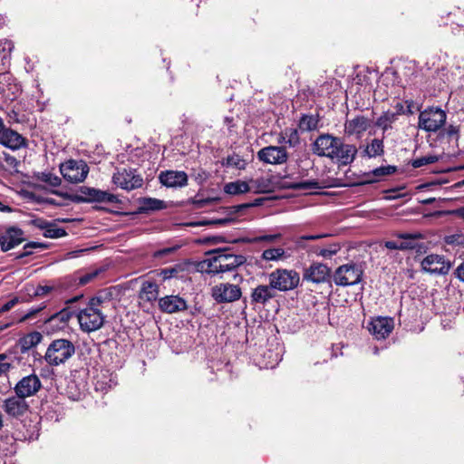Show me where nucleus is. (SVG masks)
<instances>
[{
	"mask_svg": "<svg viewBox=\"0 0 464 464\" xmlns=\"http://www.w3.org/2000/svg\"><path fill=\"white\" fill-rule=\"evenodd\" d=\"M42 339L43 335L39 332H33L20 338L18 343L13 348H16L17 353L19 349L22 353H24L40 343Z\"/></svg>",
	"mask_w": 464,
	"mask_h": 464,
	"instance_id": "obj_28",
	"label": "nucleus"
},
{
	"mask_svg": "<svg viewBox=\"0 0 464 464\" xmlns=\"http://www.w3.org/2000/svg\"><path fill=\"white\" fill-rule=\"evenodd\" d=\"M41 388L42 382L39 377L32 373L19 380L14 387V392L16 395H21L26 399L34 396Z\"/></svg>",
	"mask_w": 464,
	"mask_h": 464,
	"instance_id": "obj_9",
	"label": "nucleus"
},
{
	"mask_svg": "<svg viewBox=\"0 0 464 464\" xmlns=\"http://www.w3.org/2000/svg\"><path fill=\"white\" fill-rule=\"evenodd\" d=\"M159 286L156 283L146 281L142 284L140 298L148 302L155 301L158 298Z\"/></svg>",
	"mask_w": 464,
	"mask_h": 464,
	"instance_id": "obj_30",
	"label": "nucleus"
},
{
	"mask_svg": "<svg viewBox=\"0 0 464 464\" xmlns=\"http://www.w3.org/2000/svg\"><path fill=\"white\" fill-rule=\"evenodd\" d=\"M223 165L227 167H233L236 168L237 169H245L246 162L239 155L233 154L226 158L225 161L223 162Z\"/></svg>",
	"mask_w": 464,
	"mask_h": 464,
	"instance_id": "obj_39",
	"label": "nucleus"
},
{
	"mask_svg": "<svg viewBox=\"0 0 464 464\" xmlns=\"http://www.w3.org/2000/svg\"><path fill=\"white\" fill-rule=\"evenodd\" d=\"M75 353L74 344L67 339L53 340L46 349L44 359L50 366L65 363Z\"/></svg>",
	"mask_w": 464,
	"mask_h": 464,
	"instance_id": "obj_2",
	"label": "nucleus"
},
{
	"mask_svg": "<svg viewBox=\"0 0 464 464\" xmlns=\"http://www.w3.org/2000/svg\"><path fill=\"white\" fill-rule=\"evenodd\" d=\"M325 237V235H323V234L302 236V237L297 238L296 243L298 245H300L302 240H316V239H319V238H322V237Z\"/></svg>",
	"mask_w": 464,
	"mask_h": 464,
	"instance_id": "obj_56",
	"label": "nucleus"
},
{
	"mask_svg": "<svg viewBox=\"0 0 464 464\" xmlns=\"http://www.w3.org/2000/svg\"><path fill=\"white\" fill-rule=\"evenodd\" d=\"M394 327L393 320L390 317H378L372 319L369 325V332L375 336L376 339H385Z\"/></svg>",
	"mask_w": 464,
	"mask_h": 464,
	"instance_id": "obj_18",
	"label": "nucleus"
},
{
	"mask_svg": "<svg viewBox=\"0 0 464 464\" xmlns=\"http://www.w3.org/2000/svg\"><path fill=\"white\" fill-rule=\"evenodd\" d=\"M218 256V266L222 274L237 269L246 263V257L242 255L227 253L220 248L215 249Z\"/></svg>",
	"mask_w": 464,
	"mask_h": 464,
	"instance_id": "obj_15",
	"label": "nucleus"
},
{
	"mask_svg": "<svg viewBox=\"0 0 464 464\" xmlns=\"http://www.w3.org/2000/svg\"><path fill=\"white\" fill-rule=\"evenodd\" d=\"M276 296V293L274 288L270 285H260L256 286L252 294H251V300L253 303L265 304L266 302H268L270 299L274 298Z\"/></svg>",
	"mask_w": 464,
	"mask_h": 464,
	"instance_id": "obj_26",
	"label": "nucleus"
},
{
	"mask_svg": "<svg viewBox=\"0 0 464 464\" xmlns=\"http://www.w3.org/2000/svg\"><path fill=\"white\" fill-rule=\"evenodd\" d=\"M385 246L388 249H392V250H401V244H400V239L399 240H392V241H386Z\"/></svg>",
	"mask_w": 464,
	"mask_h": 464,
	"instance_id": "obj_57",
	"label": "nucleus"
},
{
	"mask_svg": "<svg viewBox=\"0 0 464 464\" xmlns=\"http://www.w3.org/2000/svg\"><path fill=\"white\" fill-rule=\"evenodd\" d=\"M66 234L67 233L63 228L58 227L53 223H49L43 235L44 237L60 238L66 236Z\"/></svg>",
	"mask_w": 464,
	"mask_h": 464,
	"instance_id": "obj_40",
	"label": "nucleus"
},
{
	"mask_svg": "<svg viewBox=\"0 0 464 464\" xmlns=\"http://www.w3.org/2000/svg\"><path fill=\"white\" fill-rule=\"evenodd\" d=\"M281 238V234H272V235H264L255 237L251 242L253 243H260V242H269L273 243Z\"/></svg>",
	"mask_w": 464,
	"mask_h": 464,
	"instance_id": "obj_47",
	"label": "nucleus"
},
{
	"mask_svg": "<svg viewBox=\"0 0 464 464\" xmlns=\"http://www.w3.org/2000/svg\"><path fill=\"white\" fill-rule=\"evenodd\" d=\"M319 116L314 114H304L299 121V129L302 131H312L315 130L319 125Z\"/></svg>",
	"mask_w": 464,
	"mask_h": 464,
	"instance_id": "obj_34",
	"label": "nucleus"
},
{
	"mask_svg": "<svg viewBox=\"0 0 464 464\" xmlns=\"http://www.w3.org/2000/svg\"><path fill=\"white\" fill-rule=\"evenodd\" d=\"M330 268L322 263L314 262L304 269L303 280L314 284L324 283L330 277Z\"/></svg>",
	"mask_w": 464,
	"mask_h": 464,
	"instance_id": "obj_14",
	"label": "nucleus"
},
{
	"mask_svg": "<svg viewBox=\"0 0 464 464\" xmlns=\"http://www.w3.org/2000/svg\"><path fill=\"white\" fill-rule=\"evenodd\" d=\"M166 204L163 200L152 198H143L140 199V212L146 213L149 211L160 210L165 208Z\"/></svg>",
	"mask_w": 464,
	"mask_h": 464,
	"instance_id": "obj_32",
	"label": "nucleus"
},
{
	"mask_svg": "<svg viewBox=\"0 0 464 464\" xmlns=\"http://www.w3.org/2000/svg\"><path fill=\"white\" fill-rule=\"evenodd\" d=\"M60 171L67 181L80 183L86 179L89 173V167L83 160H70L61 164Z\"/></svg>",
	"mask_w": 464,
	"mask_h": 464,
	"instance_id": "obj_7",
	"label": "nucleus"
},
{
	"mask_svg": "<svg viewBox=\"0 0 464 464\" xmlns=\"http://www.w3.org/2000/svg\"><path fill=\"white\" fill-rule=\"evenodd\" d=\"M232 222L230 218H218L209 221L201 222L200 225L214 224V225H226Z\"/></svg>",
	"mask_w": 464,
	"mask_h": 464,
	"instance_id": "obj_55",
	"label": "nucleus"
},
{
	"mask_svg": "<svg viewBox=\"0 0 464 464\" xmlns=\"http://www.w3.org/2000/svg\"><path fill=\"white\" fill-rule=\"evenodd\" d=\"M5 161L12 167H16L19 163L14 156L7 153L5 154Z\"/></svg>",
	"mask_w": 464,
	"mask_h": 464,
	"instance_id": "obj_60",
	"label": "nucleus"
},
{
	"mask_svg": "<svg viewBox=\"0 0 464 464\" xmlns=\"http://www.w3.org/2000/svg\"><path fill=\"white\" fill-rule=\"evenodd\" d=\"M160 181L168 188H182L188 185V175L184 171L166 170L160 173Z\"/></svg>",
	"mask_w": 464,
	"mask_h": 464,
	"instance_id": "obj_20",
	"label": "nucleus"
},
{
	"mask_svg": "<svg viewBox=\"0 0 464 464\" xmlns=\"http://www.w3.org/2000/svg\"><path fill=\"white\" fill-rule=\"evenodd\" d=\"M177 248H178L177 246L162 248L160 250L156 251L154 254V256L161 257V256H168V255L173 253L175 250H177Z\"/></svg>",
	"mask_w": 464,
	"mask_h": 464,
	"instance_id": "obj_53",
	"label": "nucleus"
},
{
	"mask_svg": "<svg viewBox=\"0 0 464 464\" xmlns=\"http://www.w3.org/2000/svg\"><path fill=\"white\" fill-rule=\"evenodd\" d=\"M372 126V120L363 116L357 115L351 120H346L344 123V133L347 136H355L361 138L362 135Z\"/></svg>",
	"mask_w": 464,
	"mask_h": 464,
	"instance_id": "obj_17",
	"label": "nucleus"
},
{
	"mask_svg": "<svg viewBox=\"0 0 464 464\" xmlns=\"http://www.w3.org/2000/svg\"><path fill=\"white\" fill-rule=\"evenodd\" d=\"M52 290V287L51 286H47V285H38L35 290H34V295L35 296H42V295H45L46 294H48L50 291Z\"/></svg>",
	"mask_w": 464,
	"mask_h": 464,
	"instance_id": "obj_54",
	"label": "nucleus"
},
{
	"mask_svg": "<svg viewBox=\"0 0 464 464\" xmlns=\"http://www.w3.org/2000/svg\"><path fill=\"white\" fill-rule=\"evenodd\" d=\"M455 275L458 279L464 282V261L456 268Z\"/></svg>",
	"mask_w": 464,
	"mask_h": 464,
	"instance_id": "obj_59",
	"label": "nucleus"
},
{
	"mask_svg": "<svg viewBox=\"0 0 464 464\" xmlns=\"http://www.w3.org/2000/svg\"><path fill=\"white\" fill-rule=\"evenodd\" d=\"M249 186L251 187V190H254L256 193L267 192L270 189V183L265 178L251 179L249 181Z\"/></svg>",
	"mask_w": 464,
	"mask_h": 464,
	"instance_id": "obj_38",
	"label": "nucleus"
},
{
	"mask_svg": "<svg viewBox=\"0 0 464 464\" xmlns=\"http://www.w3.org/2000/svg\"><path fill=\"white\" fill-rule=\"evenodd\" d=\"M450 262L443 256L430 254L421 261V268L430 274L446 275L450 269Z\"/></svg>",
	"mask_w": 464,
	"mask_h": 464,
	"instance_id": "obj_11",
	"label": "nucleus"
},
{
	"mask_svg": "<svg viewBox=\"0 0 464 464\" xmlns=\"http://www.w3.org/2000/svg\"><path fill=\"white\" fill-rule=\"evenodd\" d=\"M446 112L438 107H429L420 111L418 126L428 132L438 131L446 122Z\"/></svg>",
	"mask_w": 464,
	"mask_h": 464,
	"instance_id": "obj_5",
	"label": "nucleus"
},
{
	"mask_svg": "<svg viewBox=\"0 0 464 464\" xmlns=\"http://www.w3.org/2000/svg\"><path fill=\"white\" fill-rule=\"evenodd\" d=\"M361 156L366 158H376L384 153V144L382 139H372L368 144L360 147Z\"/></svg>",
	"mask_w": 464,
	"mask_h": 464,
	"instance_id": "obj_27",
	"label": "nucleus"
},
{
	"mask_svg": "<svg viewBox=\"0 0 464 464\" xmlns=\"http://www.w3.org/2000/svg\"><path fill=\"white\" fill-rule=\"evenodd\" d=\"M0 144L13 150H19L25 146V139L15 130L5 128V125L0 128Z\"/></svg>",
	"mask_w": 464,
	"mask_h": 464,
	"instance_id": "obj_19",
	"label": "nucleus"
},
{
	"mask_svg": "<svg viewBox=\"0 0 464 464\" xmlns=\"http://www.w3.org/2000/svg\"><path fill=\"white\" fill-rule=\"evenodd\" d=\"M283 140L290 147H295L299 141V134L297 129L295 128H286L281 133L280 141Z\"/></svg>",
	"mask_w": 464,
	"mask_h": 464,
	"instance_id": "obj_37",
	"label": "nucleus"
},
{
	"mask_svg": "<svg viewBox=\"0 0 464 464\" xmlns=\"http://www.w3.org/2000/svg\"><path fill=\"white\" fill-rule=\"evenodd\" d=\"M285 256V250L281 247L269 248L262 253V258L266 261H277Z\"/></svg>",
	"mask_w": 464,
	"mask_h": 464,
	"instance_id": "obj_42",
	"label": "nucleus"
},
{
	"mask_svg": "<svg viewBox=\"0 0 464 464\" xmlns=\"http://www.w3.org/2000/svg\"><path fill=\"white\" fill-rule=\"evenodd\" d=\"M40 179L52 187H58L61 184V179L52 173H42Z\"/></svg>",
	"mask_w": 464,
	"mask_h": 464,
	"instance_id": "obj_46",
	"label": "nucleus"
},
{
	"mask_svg": "<svg viewBox=\"0 0 464 464\" xmlns=\"http://www.w3.org/2000/svg\"><path fill=\"white\" fill-rule=\"evenodd\" d=\"M20 360L21 358L17 355L16 348H10L5 353H0V376L6 375L14 368V362Z\"/></svg>",
	"mask_w": 464,
	"mask_h": 464,
	"instance_id": "obj_25",
	"label": "nucleus"
},
{
	"mask_svg": "<svg viewBox=\"0 0 464 464\" xmlns=\"http://www.w3.org/2000/svg\"><path fill=\"white\" fill-rule=\"evenodd\" d=\"M251 190L249 183L243 180L228 182L224 187V191L229 195H239Z\"/></svg>",
	"mask_w": 464,
	"mask_h": 464,
	"instance_id": "obj_33",
	"label": "nucleus"
},
{
	"mask_svg": "<svg viewBox=\"0 0 464 464\" xmlns=\"http://www.w3.org/2000/svg\"><path fill=\"white\" fill-rule=\"evenodd\" d=\"M198 272L216 276L222 274L221 267L218 266V256L216 250L206 253V258L199 261L196 265Z\"/></svg>",
	"mask_w": 464,
	"mask_h": 464,
	"instance_id": "obj_21",
	"label": "nucleus"
},
{
	"mask_svg": "<svg viewBox=\"0 0 464 464\" xmlns=\"http://www.w3.org/2000/svg\"><path fill=\"white\" fill-rule=\"evenodd\" d=\"M459 131V127L457 126H454V125H450L447 129V134L449 136H452V135H455V134H458Z\"/></svg>",
	"mask_w": 464,
	"mask_h": 464,
	"instance_id": "obj_62",
	"label": "nucleus"
},
{
	"mask_svg": "<svg viewBox=\"0 0 464 464\" xmlns=\"http://www.w3.org/2000/svg\"><path fill=\"white\" fill-rule=\"evenodd\" d=\"M20 302L21 300L18 297L12 298L11 300H9L8 302L2 305V307L0 308V313L8 312Z\"/></svg>",
	"mask_w": 464,
	"mask_h": 464,
	"instance_id": "obj_49",
	"label": "nucleus"
},
{
	"mask_svg": "<svg viewBox=\"0 0 464 464\" xmlns=\"http://www.w3.org/2000/svg\"><path fill=\"white\" fill-rule=\"evenodd\" d=\"M397 170V168L392 165L382 166L374 169L372 171L365 173L364 176L369 178L361 182V184H369L379 181L381 178L390 176Z\"/></svg>",
	"mask_w": 464,
	"mask_h": 464,
	"instance_id": "obj_29",
	"label": "nucleus"
},
{
	"mask_svg": "<svg viewBox=\"0 0 464 464\" xmlns=\"http://www.w3.org/2000/svg\"><path fill=\"white\" fill-rule=\"evenodd\" d=\"M192 176L194 177L195 180L199 184L203 183L208 177V173L201 169L198 170L194 169Z\"/></svg>",
	"mask_w": 464,
	"mask_h": 464,
	"instance_id": "obj_50",
	"label": "nucleus"
},
{
	"mask_svg": "<svg viewBox=\"0 0 464 464\" xmlns=\"http://www.w3.org/2000/svg\"><path fill=\"white\" fill-rule=\"evenodd\" d=\"M44 306H39L37 308L30 309L24 316H22L18 322H24L32 317H34L38 312H40Z\"/></svg>",
	"mask_w": 464,
	"mask_h": 464,
	"instance_id": "obj_52",
	"label": "nucleus"
},
{
	"mask_svg": "<svg viewBox=\"0 0 464 464\" xmlns=\"http://www.w3.org/2000/svg\"><path fill=\"white\" fill-rule=\"evenodd\" d=\"M362 275V266L360 264L350 262L335 269L333 280L336 285L350 286L359 284Z\"/></svg>",
	"mask_w": 464,
	"mask_h": 464,
	"instance_id": "obj_4",
	"label": "nucleus"
},
{
	"mask_svg": "<svg viewBox=\"0 0 464 464\" xmlns=\"http://www.w3.org/2000/svg\"><path fill=\"white\" fill-rule=\"evenodd\" d=\"M340 250V246L336 244L330 245L327 247H324L316 251L317 256H323L324 258H330L334 255L337 254Z\"/></svg>",
	"mask_w": 464,
	"mask_h": 464,
	"instance_id": "obj_44",
	"label": "nucleus"
},
{
	"mask_svg": "<svg viewBox=\"0 0 464 464\" xmlns=\"http://www.w3.org/2000/svg\"><path fill=\"white\" fill-rule=\"evenodd\" d=\"M437 156H424L418 159H415L411 165L413 168H420L425 165L432 164L438 161Z\"/></svg>",
	"mask_w": 464,
	"mask_h": 464,
	"instance_id": "obj_45",
	"label": "nucleus"
},
{
	"mask_svg": "<svg viewBox=\"0 0 464 464\" xmlns=\"http://www.w3.org/2000/svg\"><path fill=\"white\" fill-rule=\"evenodd\" d=\"M112 182L117 187L130 191L139 188L143 184L142 177L133 169H118L112 176Z\"/></svg>",
	"mask_w": 464,
	"mask_h": 464,
	"instance_id": "obj_8",
	"label": "nucleus"
},
{
	"mask_svg": "<svg viewBox=\"0 0 464 464\" xmlns=\"http://www.w3.org/2000/svg\"><path fill=\"white\" fill-rule=\"evenodd\" d=\"M259 160L272 165H281L287 161L288 153L284 147L267 146L257 152Z\"/></svg>",
	"mask_w": 464,
	"mask_h": 464,
	"instance_id": "obj_12",
	"label": "nucleus"
},
{
	"mask_svg": "<svg viewBox=\"0 0 464 464\" xmlns=\"http://www.w3.org/2000/svg\"><path fill=\"white\" fill-rule=\"evenodd\" d=\"M99 269H92L90 271H78L73 275V280L79 285H85L93 281L99 275Z\"/></svg>",
	"mask_w": 464,
	"mask_h": 464,
	"instance_id": "obj_35",
	"label": "nucleus"
},
{
	"mask_svg": "<svg viewBox=\"0 0 464 464\" xmlns=\"http://www.w3.org/2000/svg\"><path fill=\"white\" fill-rule=\"evenodd\" d=\"M84 193L88 196V200L90 201L109 204H116L120 202L116 195L111 194L108 191H103L92 188H87L86 192Z\"/></svg>",
	"mask_w": 464,
	"mask_h": 464,
	"instance_id": "obj_24",
	"label": "nucleus"
},
{
	"mask_svg": "<svg viewBox=\"0 0 464 464\" xmlns=\"http://www.w3.org/2000/svg\"><path fill=\"white\" fill-rule=\"evenodd\" d=\"M50 222L42 218H34L33 219H31L28 224L29 225H32L39 229H42V230H45V228H47V226Z\"/></svg>",
	"mask_w": 464,
	"mask_h": 464,
	"instance_id": "obj_48",
	"label": "nucleus"
},
{
	"mask_svg": "<svg viewBox=\"0 0 464 464\" xmlns=\"http://www.w3.org/2000/svg\"><path fill=\"white\" fill-rule=\"evenodd\" d=\"M46 247V245L39 242H29L24 246V252L19 254L16 258H23L33 253L32 249L34 248H41L44 249Z\"/></svg>",
	"mask_w": 464,
	"mask_h": 464,
	"instance_id": "obj_43",
	"label": "nucleus"
},
{
	"mask_svg": "<svg viewBox=\"0 0 464 464\" xmlns=\"http://www.w3.org/2000/svg\"><path fill=\"white\" fill-rule=\"evenodd\" d=\"M398 120V113L387 111H384L375 121V125L382 129L385 133L388 130L392 128V124Z\"/></svg>",
	"mask_w": 464,
	"mask_h": 464,
	"instance_id": "obj_31",
	"label": "nucleus"
},
{
	"mask_svg": "<svg viewBox=\"0 0 464 464\" xmlns=\"http://www.w3.org/2000/svg\"><path fill=\"white\" fill-rule=\"evenodd\" d=\"M160 309L167 314H174L185 311L188 308L187 302L179 295H166L159 300Z\"/></svg>",
	"mask_w": 464,
	"mask_h": 464,
	"instance_id": "obj_22",
	"label": "nucleus"
},
{
	"mask_svg": "<svg viewBox=\"0 0 464 464\" xmlns=\"http://www.w3.org/2000/svg\"><path fill=\"white\" fill-rule=\"evenodd\" d=\"M71 314L70 312L66 309L62 310L60 313L55 314L53 315L50 320H60L63 322H67L70 318Z\"/></svg>",
	"mask_w": 464,
	"mask_h": 464,
	"instance_id": "obj_51",
	"label": "nucleus"
},
{
	"mask_svg": "<svg viewBox=\"0 0 464 464\" xmlns=\"http://www.w3.org/2000/svg\"><path fill=\"white\" fill-rule=\"evenodd\" d=\"M112 296L113 291L111 288H106L99 291L90 301L92 302V304H94L103 309L105 304L109 303L112 299Z\"/></svg>",
	"mask_w": 464,
	"mask_h": 464,
	"instance_id": "obj_36",
	"label": "nucleus"
},
{
	"mask_svg": "<svg viewBox=\"0 0 464 464\" xmlns=\"http://www.w3.org/2000/svg\"><path fill=\"white\" fill-rule=\"evenodd\" d=\"M241 289L237 285L222 283L212 288V296L218 303H231L241 297Z\"/></svg>",
	"mask_w": 464,
	"mask_h": 464,
	"instance_id": "obj_10",
	"label": "nucleus"
},
{
	"mask_svg": "<svg viewBox=\"0 0 464 464\" xmlns=\"http://www.w3.org/2000/svg\"><path fill=\"white\" fill-rule=\"evenodd\" d=\"M105 315L102 309L89 300L86 306L80 309L77 319L82 331L85 333L94 332L101 329L105 322Z\"/></svg>",
	"mask_w": 464,
	"mask_h": 464,
	"instance_id": "obj_3",
	"label": "nucleus"
},
{
	"mask_svg": "<svg viewBox=\"0 0 464 464\" xmlns=\"http://www.w3.org/2000/svg\"><path fill=\"white\" fill-rule=\"evenodd\" d=\"M398 239H400V244H401V250H417L421 251L425 248V246L421 239H423V236L420 233H401L397 236Z\"/></svg>",
	"mask_w": 464,
	"mask_h": 464,
	"instance_id": "obj_23",
	"label": "nucleus"
},
{
	"mask_svg": "<svg viewBox=\"0 0 464 464\" xmlns=\"http://www.w3.org/2000/svg\"><path fill=\"white\" fill-rule=\"evenodd\" d=\"M299 281V274L295 270L276 269L269 275V284L274 290L288 291L295 289Z\"/></svg>",
	"mask_w": 464,
	"mask_h": 464,
	"instance_id": "obj_6",
	"label": "nucleus"
},
{
	"mask_svg": "<svg viewBox=\"0 0 464 464\" xmlns=\"http://www.w3.org/2000/svg\"><path fill=\"white\" fill-rule=\"evenodd\" d=\"M11 208L3 204L1 201H0V211L2 212H11Z\"/></svg>",
	"mask_w": 464,
	"mask_h": 464,
	"instance_id": "obj_64",
	"label": "nucleus"
},
{
	"mask_svg": "<svg viewBox=\"0 0 464 464\" xmlns=\"http://www.w3.org/2000/svg\"><path fill=\"white\" fill-rule=\"evenodd\" d=\"M453 213L460 218H463L464 219V207L462 208H457L456 210L453 211Z\"/></svg>",
	"mask_w": 464,
	"mask_h": 464,
	"instance_id": "obj_63",
	"label": "nucleus"
},
{
	"mask_svg": "<svg viewBox=\"0 0 464 464\" xmlns=\"http://www.w3.org/2000/svg\"><path fill=\"white\" fill-rule=\"evenodd\" d=\"M177 273V269L175 268H169V269H163L160 272V276L164 280L169 279L173 277L174 274Z\"/></svg>",
	"mask_w": 464,
	"mask_h": 464,
	"instance_id": "obj_58",
	"label": "nucleus"
},
{
	"mask_svg": "<svg viewBox=\"0 0 464 464\" xmlns=\"http://www.w3.org/2000/svg\"><path fill=\"white\" fill-rule=\"evenodd\" d=\"M2 409L10 417L20 418L29 411V404L21 395H12L3 401Z\"/></svg>",
	"mask_w": 464,
	"mask_h": 464,
	"instance_id": "obj_13",
	"label": "nucleus"
},
{
	"mask_svg": "<svg viewBox=\"0 0 464 464\" xmlns=\"http://www.w3.org/2000/svg\"><path fill=\"white\" fill-rule=\"evenodd\" d=\"M312 151L319 157H325L341 166L353 162L358 149L353 144H346L341 138L331 134L319 135L312 144Z\"/></svg>",
	"mask_w": 464,
	"mask_h": 464,
	"instance_id": "obj_1",
	"label": "nucleus"
},
{
	"mask_svg": "<svg viewBox=\"0 0 464 464\" xmlns=\"http://www.w3.org/2000/svg\"><path fill=\"white\" fill-rule=\"evenodd\" d=\"M395 111L393 113H398V116L401 114L406 113L404 105L402 102H397L394 106Z\"/></svg>",
	"mask_w": 464,
	"mask_h": 464,
	"instance_id": "obj_61",
	"label": "nucleus"
},
{
	"mask_svg": "<svg viewBox=\"0 0 464 464\" xmlns=\"http://www.w3.org/2000/svg\"><path fill=\"white\" fill-rule=\"evenodd\" d=\"M325 185H321L318 181L313 179V180H306V181H301V182H295L290 186V188L294 189H319L323 188H326Z\"/></svg>",
	"mask_w": 464,
	"mask_h": 464,
	"instance_id": "obj_41",
	"label": "nucleus"
},
{
	"mask_svg": "<svg viewBox=\"0 0 464 464\" xmlns=\"http://www.w3.org/2000/svg\"><path fill=\"white\" fill-rule=\"evenodd\" d=\"M24 241V231L16 227H8L0 236V246L3 252H6Z\"/></svg>",
	"mask_w": 464,
	"mask_h": 464,
	"instance_id": "obj_16",
	"label": "nucleus"
}]
</instances>
